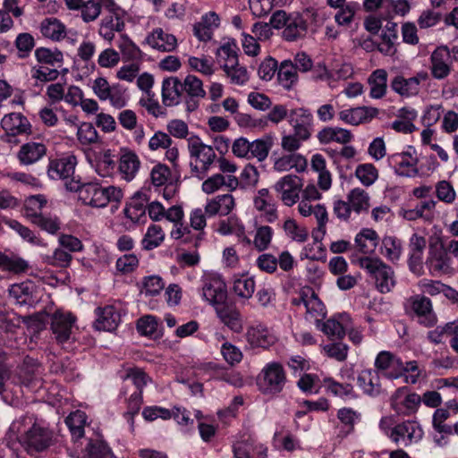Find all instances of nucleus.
<instances>
[{"label": "nucleus", "mask_w": 458, "mask_h": 458, "mask_svg": "<svg viewBox=\"0 0 458 458\" xmlns=\"http://www.w3.org/2000/svg\"><path fill=\"white\" fill-rule=\"evenodd\" d=\"M75 318L70 312L56 311L52 316L51 328L59 343L66 342L72 334Z\"/></svg>", "instance_id": "nucleus-28"}, {"label": "nucleus", "mask_w": 458, "mask_h": 458, "mask_svg": "<svg viewBox=\"0 0 458 458\" xmlns=\"http://www.w3.org/2000/svg\"><path fill=\"white\" fill-rule=\"evenodd\" d=\"M302 179L298 175L286 174L279 178L273 185V190L286 207H293L300 199Z\"/></svg>", "instance_id": "nucleus-4"}, {"label": "nucleus", "mask_w": 458, "mask_h": 458, "mask_svg": "<svg viewBox=\"0 0 458 458\" xmlns=\"http://www.w3.org/2000/svg\"><path fill=\"white\" fill-rule=\"evenodd\" d=\"M453 56L446 46L437 47L430 55V73L436 80H444L452 70Z\"/></svg>", "instance_id": "nucleus-13"}, {"label": "nucleus", "mask_w": 458, "mask_h": 458, "mask_svg": "<svg viewBox=\"0 0 458 458\" xmlns=\"http://www.w3.org/2000/svg\"><path fill=\"white\" fill-rule=\"evenodd\" d=\"M411 304L412 310L419 317L420 323L426 327H432L437 323V317L428 298L416 295L411 299Z\"/></svg>", "instance_id": "nucleus-36"}, {"label": "nucleus", "mask_w": 458, "mask_h": 458, "mask_svg": "<svg viewBox=\"0 0 458 458\" xmlns=\"http://www.w3.org/2000/svg\"><path fill=\"white\" fill-rule=\"evenodd\" d=\"M293 132L309 140L313 131V115L309 109L300 107L291 110L288 119Z\"/></svg>", "instance_id": "nucleus-18"}, {"label": "nucleus", "mask_w": 458, "mask_h": 458, "mask_svg": "<svg viewBox=\"0 0 458 458\" xmlns=\"http://www.w3.org/2000/svg\"><path fill=\"white\" fill-rule=\"evenodd\" d=\"M318 140L321 144L336 142L346 144L352 139V132L341 127H326L318 132Z\"/></svg>", "instance_id": "nucleus-46"}, {"label": "nucleus", "mask_w": 458, "mask_h": 458, "mask_svg": "<svg viewBox=\"0 0 458 458\" xmlns=\"http://www.w3.org/2000/svg\"><path fill=\"white\" fill-rule=\"evenodd\" d=\"M76 165L77 159L73 155L51 160L48 165L47 174L52 180L64 181L65 184L67 181L73 179L71 176L74 174Z\"/></svg>", "instance_id": "nucleus-22"}, {"label": "nucleus", "mask_w": 458, "mask_h": 458, "mask_svg": "<svg viewBox=\"0 0 458 458\" xmlns=\"http://www.w3.org/2000/svg\"><path fill=\"white\" fill-rule=\"evenodd\" d=\"M379 242L377 232L371 228H362L354 238L356 250L365 257L375 252Z\"/></svg>", "instance_id": "nucleus-38"}, {"label": "nucleus", "mask_w": 458, "mask_h": 458, "mask_svg": "<svg viewBox=\"0 0 458 458\" xmlns=\"http://www.w3.org/2000/svg\"><path fill=\"white\" fill-rule=\"evenodd\" d=\"M65 189L78 193V199L85 206L93 208H103L109 203H118L123 199V191L119 187L103 186L98 182H81L72 179L67 181Z\"/></svg>", "instance_id": "nucleus-1"}, {"label": "nucleus", "mask_w": 458, "mask_h": 458, "mask_svg": "<svg viewBox=\"0 0 458 458\" xmlns=\"http://www.w3.org/2000/svg\"><path fill=\"white\" fill-rule=\"evenodd\" d=\"M327 234V226L318 232V227L312 231L313 242L306 244L300 252V259L310 260H325L326 250L322 241Z\"/></svg>", "instance_id": "nucleus-30"}, {"label": "nucleus", "mask_w": 458, "mask_h": 458, "mask_svg": "<svg viewBox=\"0 0 458 458\" xmlns=\"http://www.w3.org/2000/svg\"><path fill=\"white\" fill-rule=\"evenodd\" d=\"M165 240V232L162 227L156 224H151L147 228V231L141 241V245L144 250H150L157 248L162 244Z\"/></svg>", "instance_id": "nucleus-59"}, {"label": "nucleus", "mask_w": 458, "mask_h": 458, "mask_svg": "<svg viewBox=\"0 0 458 458\" xmlns=\"http://www.w3.org/2000/svg\"><path fill=\"white\" fill-rule=\"evenodd\" d=\"M393 376L395 379L403 377L404 383L414 385L424 377V369L416 360L405 362L401 360V366L398 368L397 374Z\"/></svg>", "instance_id": "nucleus-44"}, {"label": "nucleus", "mask_w": 458, "mask_h": 458, "mask_svg": "<svg viewBox=\"0 0 458 458\" xmlns=\"http://www.w3.org/2000/svg\"><path fill=\"white\" fill-rule=\"evenodd\" d=\"M378 114L372 106H357L342 109L338 112V119L345 124L357 126L370 122Z\"/></svg>", "instance_id": "nucleus-20"}, {"label": "nucleus", "mask_w": 458, "mask_h": 458, "mask_svg": "<svg viewBox=\"0 0 458 458\" xmlns=\"http://www.w3.org/2000/svg\"><path fill=\"white\" fill-rule=\"evenodd\" d=\"M47 198L43 194L30 195L24 200V216L31 223L41 215V210L47 206Z\"/></svg>", "instance_id": "nucleus-55"}, {"label": "nucleus", "mask_w": 458, "mask_h": 458, "mask_svg": "<svg viewBox=\"0 0 458 458\" xmlns=\"http://www.w3.org/2000/svg\"><path fill=\"white\" fill-rule=\"evenodd\" d=\"M137 330L142 335L157 337L161 335L159 319L153 315H146L137 321Z\"/></svg>", "instance_id": "nucleus-63"}, {"label": "nucleus", "mask_w": 458, "mask_h": 458, "mask_svg": "<svg viewBox=\"0 0 458 458\" xmlns=\"http://www.w3.org/2000/svg\"><path fill=\"white\" fill-rule=\"evenodd\" d=\"M274 145V136L267 134L250 141V159L255 158L259 162L265 161Z\"/></svg>", "instance_id": "nucleus-51"}, {"label": "nucleus", "mask_w": 458, "mask_h": 458, "mask_svg": "<svg viewBox=\"0 0 458 458\" xmlns=\"http://www.w3.org/2000/svg\"><path fill=\"white\" fill-rule=\"evenodd\" d=\"M199 294L206 304L214 309L225 304L228 298L227 286L221 274L206 271L200 277Z\"/></svg>", "instance_id": "nucleus-3"}, {"label": "nucleus", "mask_w": 458, "mask_h": 458, "mask_svg": "<svg viewBox=\"0 0 458 458\" xmlns=\"http://www.w3.org/2000/svg\"><path fill=\"white\" fill-rule=\"evenodd\" d=\"M436 207L435 200H427L420 203L414 208L404 211L403 216L407 220H416L423 218L424 220H431L434 217V210Z\"/></svg>", "instance_id": "nucleus-61"}, {"label": "nucleus", "mask_w": 458, "mask_h": 458, "mask_svg": "<svg viewBox=\"0 0 458 458\" xmlns=\"http://www.w3.org/2000/svg\"><path fill=\"white\" fill-rule=\"evenodd\" d=\"M165 288V283L160 276L151 275L144 276L140 284V292L146 297L158 295Z\"/></svg>", "instance_id": "nucleus-62"}, {"label": "nucleus", "mask_w": 458, "mask_h": 458, "mask_svg": "<svg viewBox=\"0 0 458 458\" xmlns=\"http://www.w3.org/2000/svg\"><path fill=\"white\" fill-rule=\"evenodd\" d=\"M40 367L32 359H26L23 365L19 368L12 382L15 385H21L30 391L37 392L42 387L40 377Z\"/></svg>", "instance_id": "nucleus-7"}, {"label": "nucleus", "mask_w": 458, "mask_h": 458, "mask_svg": "<svg viewBox=\"0 0 458 458\" xmlns=\"http://www.w3.org/2000/svg\"><path fill=\"white\" fill-rule=\"evenodd\" d=\"M1 127L12 136L26 133L30 130V122L21 113L5 114L1 120Z\"/></svg>", "instance_id": "nucleus-39"}, {"label": "nucleus", "mask_w": 458, "mask_h": 458, "mask_svg": "<svg viewBox=\"0 0 458 458\" xmlns=\"http://www.w3.org/2000/svg\"><path fill=\"white\" fill-rule=\"evenodd\" d=\"M308 161L306 157L298 152H285L276 157L273 163V169L277 173H285L293 170L297 174L306 171Z\"/></svg>", "instance_id": "nucleus-24"}, {"label": "nucleus", "mask_w": 458, "mask_h": 458, "mask_svg": "<svg viewBox=\"0 0 458 458\" xmlns=\"http://www.w3.org/2000/svg\"><path fill=\"white\" fill-rule=\"evenodd\" d=\"M347 199L352 209L358 214L368 210L369 208V196L362 189L355 188L352 190L347 196Z\"/></svg>", "instance_id": "nucleus-64"}, {"label": "nucleus", "mask_w": 458, "mask_h": 458, "mask_svg": "<svg viewBox=\"0 0 458 458\" xmlns=\"http://www.w3.org/2000/svg\"><path fill=\"white\" fill-rule=\"evenodd\" d=\"M220 322L234 333H241L243 329V319L238 309L232 305L222 304L215 309Z\"/></svg>", "instance_id": "nucleus-32"}, {"label": "nucleus", "mask_w": 458, "mask_h": 458, "mask_svg": "<svg viewBox=\"0 0 458 458\" xmlns=\"http://www.w3.org/2000/svg\"><path fill=\"white\" fill-rule=\"evenodd\" d=\"M253 205L266 222L274 223L278 218L277 206L268 189L262 188L257 191Z\"/></svg>", "instance_id": "nucleus-19"}, {"label": "nucleus", "mask_w": 458, "mask_h": 458, "mask_svg": "<svg viewBox=\"0 0 458 458\" xmlns=\"http://www.w3.org/2000/svg\"><path fill=\"white\" fill-rule=\"evenodd\" d=\"M216 60L223 71L236 65L237 62H239L236 44L234 42H227L218 47L216 50Z\"/></svg>", "instance_id": "nucleus-54"}, {"label": "nucleus", "mask_w": 458, "mask_h": 458, "mask_svg": "<svg viewBox=\"0 0 458 458\" xmlns=\"http://www.w3.org/2000/svg\"><path fill=\"white\" fill-rule=\"evenodd\" d=\"M220 23V17L216 12H208L201 16L199 21L194 24V36L199 41L207 42L212 38L214 31L219 28Z\"/></svg>", "instance_id": "nucleus-27"}, {"label": "nucleus", "mask_w": 458, "mask_h": 458, "mask_svg": "<svg viewBox=\"0 0 458 458\" xmlns=\"http://www.w3.org/2000/svg\"><path fill=\"white\" fill-rule=\"evenodd\" d=\"M35 285L31 281H25L13 284L9 289V294L17 304H31L34 301L32 297Z\"/></svg>", "instance_id": "nucleus-52"}, {"label": "nucleus", "mask_w": 458, "mask_h": 458, "mask_svg": "<svg viewBox=\"0 0 458 458\" xmlns=\"http://www.w3.org/2000/svg\"><path fill=\"white\" fill-rule=\"evenodd\" d=\"M116 47L124 60L134 62L140 61L143 57V52L127 34L119 35V38L116 40Z\"/></svg>", "instance_id": "nucleus-50"}, {"label": "nucleus", "mask_w": 458, "mask_h": 458, "mask_svg": "<svg viewBox=\"0 0 458 458\" xmlns=\"http://www.w3.org/2000/svg\"><path fill=\"white\" fill-rule=\"evenodd\" d=\"M147 197L144 193L136 192L126 204L124 214L131 222H139L147 211Z\"/></svg>", "instance_id": "nucleus-47"}, {"label": "nucleus", "mask_w": 458, "mask_h": 458, "mask_svg": "<svg viewBox=\"0 0 458 458\" xmlns=\"http://www.w3.org/2000/svg\"><path fill=\"white\" fill-rule=\"evenodd\" d=\"M187 143L191 157L199 163L204 171H208L216 159L214 148L205 144L197 135L189 137Z\"/></svg>", "instance_id": "nucleus-14"}, {"label": "nucleus", "mask_w": 458, "mask_h": 458, "mask_svg": "<svg viewBox=\"0 0 458 458\" xmlns=\"http://www.w3.org/2000/svg\"><path fill=\"white\" fill-rule=\"evenodd\" d=\"M97 318L94 327L98 330H115L121 321L119 310L114 305H106L96 310Z\"/></svg>", "instance_id": "nucleus-31"}, {"label": "nucleus", "mask_w": 458, "mask_h": 458, "mask_svg": "<svg viewBox=\"0 0 458 458\" xmlns=\"http://www.w3.org/2000/svg\"><path fill=\"white\" fill-rule=\"evenodd\" d=\"M240 187L238 178L224 177L222 174H215L207 178L201 185L203 192L206 194H213L221 190L233 191Z\"/></svg>", "instance_id": "nucleus-34"}, {"label": "nucleus", "mask_w": 458, "mask_h": 458, "mask_svg": "<svg viewBox=\"0 0 458 458\" xmlns=\"http://www.w3.org/2000/svg\"><path fill=\"white\" fill-rule=\"evenodd\" d=\"M182 84L176 77L165 79L162 82V100L166 106H174L181 102Z\"/></svg>", "instance_id": "nucleus-40"}, {"label": "nucleus", "mask_w": 458, "mask_h": 458, "mask_svg": "<svg viewBox=\"0 0 458 458\" xmlns=\"http://www.w3.org/2000/svg\"><path fill=\"white\" fill-rule=\"evenodd\" d=\"M245 339L251 348H268L276 341V335L263 324H254L247 328Z\"/></svg>", "instance_id": "nucleus-23"}, {"label": "nucleus", "mask_w": 458, "mask_h": 458, "mask_svg": "<svg viewBox=\"0 0 458 458\" xmlns=\"http://www.w3.org/2000/svg\"><path fill=\"white\" fill-rule=\"evenodd\" d=\"M296 305H303L305 308V318L316 325L326 316V307L314 292L308 289L302 291L299 300H294Z\"/></svg>", "instance_id": "nucleus-15"}, {"label": "nucleus", "mask_w": 458, "mask_h": 458, "mask_svg": "<svg viewBox=\"0 0 458 458\" xmlns=\"http://www.w3.org/2000/svg\"><path fill=\"white\" fill-rule=\"evenodd\" d=\"M46 154V147L39 142H28L23 144L17 157L21 165H30L40 160Z\"/></svg>", "instance_id": "nucleus-42"}, {"label": "nucleus", "mask_w": 458, "mask_h": 458, "mask_svg": "<svg viewBox=\"0 0 458 458\" xmlns=\"http://www.w3.org/2000/svg\"><path fill=\"white\" fill-rule=\"evenodd\" d=\"M43 37L55 42L66 39L72 45L77 42L78 33L74 30H67L65 25L56 18H47L39 26Z\"/></svg>", "instance_id": "nucleus-10"}, {"label": "nucleus", "mask_w": 458, "mask_h": 458, "mask_svg": "<svg viewBox=\"0 0 458 458\" xmlns=\"http://www.w3.org/2000/svg\"><path fill=\"white\" fill-rule=\"evenodd\" d=\"M352 326V318L346 313L335 315L324 323L317 324V327L325 335L329 337L343 338L345 335V330Z\"/></svg>", "instance_id": "nucleus-29"}, {"label": "nucleus", "mask_w": 458, "mask_h": 458, "mask_svg": "<svg viewBox=\"0 0 458 458\" xmlns=\"http://www.w3.org/2000/svg\"><path fill=\"white\" fill-rule=\"evenodd\" d=\"M140 164V157L134 151L122 148L117 160L116 171L123 180L131 182L139 173Z\"/></svg>", "instance_id": "nucleus-21"}, {"label": "nucleus", "mask_w": 458, "mask_h": 458, "mask_svg": "<svg viewBox=\"0 0 458 458\" xmlns=\"http://www.w3.org/2000/svg\"><path fill=\"white\" fill-rule=\"evenodd\" d=\"M144 44L161 52H172L177 47V39L163 29L156 28L146 36Z\"/></svg>", "instance_id": "nucleus-26"}, {"label": "nucleus", "mask_w": 458, "mask_h": 458, "mask_svg": "<svg viewBox=\"0 0 458 458\" xmlns=\"http://www.w3.org/2000/svg\"><path fill=\"white\" fill-rule=\"evenodd\" d=\"M34 55L38 63L51 67L61 66L64 63V55L57 48L38 47Z\"/></svg>", "instance_id": "nucleus-56"}, {"label": "nucleus", "mask_w": 458, "mask_h": 458, "mask_svg": "<svg viewBox=\"0 0 458 458\" xmlns=\"http://www.w3.org/2000/svg\"><path fill=\"white\" fill-rule=\"evenodd\" d=\"M235 208V199L230 193L218 195L208 199L205 205V212L209 216H227Z\"/></svg>", "instance_id": "nucleus-35"}, {"label": "nucleus", "mask_w": 458, "mask_h": 458, "mask_svg": "<svg viewBox=\"0 0 458 458\" xmlns=\"http://www.w3.org/2000/svg\"><path fill=\"white\" fill-rule=\"evenodd\" d=\"M369 96L374 99L382 98L387 89V72L385 69H377L368 79Z\"/></svg>", "instance_id": "nucleus-48"}, {"label": "nucleus", "mask_w": 458, "mask_h": 458, "mask_svg": "<svg viewBox=\"0 0 458 458\" xmlns=\"http://www.w3.org/2000/svg\"><path fill=\"white\" fill-rule=\"evenodd\" d=\"M216 232L221 235H235L240 241H249L245 234V226L236 216H229L218 223Z\"/></svg>", "instance_id": "nucleus-49"}, {"label": "nucleus", "mask_w": 458, "mask_h": 458, "mask_svg": "<svg viewBox=\"0 0 458 458\" xmlns=\"http://www.w3.org/2000/svg\"><path fill=\"white\" fill-rule=\"evenodd\" d=\"M255 288L256 283L252 276L242 275L233 280V292L242 300H249L253 295Z\"/></svg>", "instance_id": "nucleus-58"}, {"label": "nucleus", "mask_w": 458, "mask_h": 458, "mask_svg": "<svg viewBox=\"0 0 458 458\" xmlns=\"http://www.w3.org/2000/svg\"><path fill=\"white\" fill-rule=\"evenodd\" d=\"M37 421L38 420L32 415L21 416L14 420L6 433L7 445L13 449L16 444L22 446V438L28 436L31 429L36 428Z\"/></svg>", "instance_id": "nucleus-17"}, {"label": "nucleus", "mask_w": 458, "mask_h": 458, "mask_svg": "<svg viewBox=\"0 0 458 458\" xmlns=\"http://www.w3.org/2000/svg\"><path fill=\"white\" fill-rule=\"evenodd\" d=\"M388 163L399 176L413 178L419 174V157L411 146H408L403 152L389 156Z\"/></svg>", "instance_id": "nucleus-5"}, {"label": "nucleus", "mask_w": 458, "mask_h": 458, "mask_svg": "<svg viewBox=\"0 0 458 458\" xmlns=\"http://www.w3.org/2000/svg\"><path fill=\"white\" fill-rule=\"evenodd\" d=\"M421 403V396L411 393L406 387L398 388L391 396V408L399 415L409 416L415 413Z\"/></svg>", "instance_id": "nucleus-8"}, {"label": "nucleus", "mask_w": 458, "mask_h": 458, "mask_svg": "<svg viewBox=\"0 0 458 458\" xmlns=\"http://www.w3.org/2000/svg\"><path fill=\"white\" fill-rule=\"evenodd\" d=\"M424 436V431L417 420H408L394 426L391 433V440L397 445L404 446L420 442Z\"/></svg>", "instance_id": "nucleus-9"}, {"label": "nucleus", "mask_w": 458, "mask_h": 458, "mask_svg": "<svg viewBox=\"0 0 458 458\" xmlns=\"http://www.w3.org/2000/svg\"><path fill=\"white\" fill-rule=\"evenodd\" d=\"M35 428L22 438V446L30 454L46 449L51 440L50 432L40 422L37 421Z\"/></svg>", "instance_id": "nucleus-25"}, {"label": "nucleus", "mask_w": 458, "mask_h": 458, "mask_svg": "<svg viewBox=\"0 0 458 458\" xmlns=\"http://www.w3.org/2000/svg\"><path fill=\"white\" fill-rule=\"evenodd\" d=\"M402 250V243L397 238L394 236H385L382 239L380 253L389 261L395 262L399 260Z\"/></svg>", "instance_id": "nucleus-60"}, {"label": "nucleus", "mask_w": 458, "mask_h": 458, "mask_svg": "<svg viewBox=\"0 0 458 458\" xmlns=\"http://www.w3.org/2000/svg\"><path fill=\"white\" fill-rule=\"evenodd\" d=\"M124 28V14L106 15L99 23L98 32L105 41L111 43L115 33L123 34Z\"/></svg>", "instance_id": "nucleus-33"}, {"label": "nucleus", "mask_w": 458, "mask_h": 458, "mask_svg": "<svg viewBox=\"0 0 458 458\" xmlns=\"http://www.w3.org/2000/svg\"><path fill=\"white\" fill-rule=\"evenodd\" d=\"M285 383V374L283 366L276 361L267 363L261 370L258 385L260 390L266 394L280 392Z\"/></svg>", "instance_id": "nucleus-6"}, {"label": "nucleus", "mask_w": 458, "mask_h": 458, "mask_svg": "<svg viewBox=\"0 0 458 458\" xmlns=\"http://www.w3.org/2000/svg\"><path fill=\"white\" fill-rule=\"evenodd\" d=\"M306 21L298 13L289 15V20L284 29L283 36L288 41H293L305 34Z\"/></svg>", "instance_id": "nucleus-53"}, {"label": "nucleus", "mask_w": 458, "mask_h": 458, "mask_svg": "<svg viewBox=\"0 0 458 458\" xmlns=\"http://www.w3.org/2000/svg\"><path fill=\"white\" fill-rule=\"evenodd\" d=\"M374 365L376 371L382 372L386 377L395 379L393 375L397 374L398 368L401 366V359L390 352H380L376 359Z\"/></svg>", "instance_id": "nucleus-41"}, {"label": "nucleus", "mask_w": 458, "mask_h": 458, "mask_svg": "<svg viewBox=\"0 0 458 458\" xmlns=\"http://www.w3.org/2000/svg\"><path fill=\"white\" fill-rule=\"evenodd\" d=\"M313 201H310L300 197L298 203V212L301 216L308 217L314 215L318 226V232H321L323 227L327 226L328 222V214L325 206L321 204H312Z\"/></svg>", "instance_id": "nucleus-37"}, {"label": "nucleus", "mask_w": 458, "mask_h": 458, "mask_svg": "<svg viewBox=\"0 0 458 458\" xmlns=\"http://www.w3.org/2000/svg\"><path fill=\"white\" fill-rule=\"evenodd\" d=\"M353 262L367 271L379 293H387L394 287L396 281L394 270L379 258L360 257Z\"/></svg>", "instance_id": "nucleus-2"}, {"label": "nucleus", "mask_w": 458, "mask_h": 458, "mask_svg": "<svg viewBox=\"0 0 458 458\" xmlns=\"http://www.w3.org/2000/svg\"><path fill=\"white\" fill-rule=\"evenodd\" d=\"M29 268V263L17 255L0 252V269L12 274H21Z\"/></svg>", "instance_id": "nucleus-57"}, {"label": "nucleus", "mask_w": 458, "mask_h": 458, "mask_svg": "<svg viewBox=\"0 0 458 458\" xmlns=\"http://www.w3.org/2000/svg\"><path fill=\"white\" fill-rule=\"evenodd\" d=\"M426 265L433 276L453 275L455 272L447 250L442 246L430 249Z\"/></svg>", "instance_id": "nucleus-12"}, {"label": "nucleus", "mask_w": 458, "mask_h": 458, "mask_svg": "<svg viewBox=\"0 0 458 458\" xmlns=\"http://www.w3.org/2000/svg\"><path fill=\"white\" fill-rule=\"evenodd\" d=\"M380 38L381 41L377 45V50L384 55L393 56L396 53L397 24L388 21L384 27Z\"/></svg>", "instance_id": "nucleus-43"}, {"label": "nucleus", "mask_w": 458, "mask_h": 458, "mask_svg": "<svg viewBox=\"0 0 458 458\" xmlns=\"http://www.w3.org/2000/svg\"><path fill=\"white\" fill-rule=\"evenodd\" d=\"M428 79L429 75L426 71H420L410 78L398 75L393 79L391 88L403 98H412L420 93V84Z\"/></svg>", "instance_id": "nucleus-11"}, {"label": "nucleus", "mask_w": 458, "mask_h": 458, "mask_svg": "<svg viewBox=\"0 0 458 458\" xmlns=\"http://www.w3.org/2000/svg\"><path fill=\"white\" fill-rule=\"evenodd\" d=\"M90 167L103 178L113 177L116 173L117 160L110 149L100 151L94 156L86 154Z\"/></svg>", "instance_id": "nucleus-16"}, {"label": "nucleus", "mask_w": 458, "mask_h": 458, "mask_svg": "<svg viewBox=\"0 0 458 458\" xmlns=\"http://www.w3.org/2000/svg\"><path fill=\"white\" fill-rule=\"evenodd\" d=\"M358 385L368 395L377 396L381 392V384L378 372L372 369H364L358 376Z\"/></svg>", "instance_id": "nucleus-45"}]
</instances>
